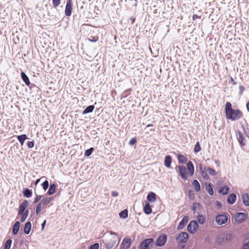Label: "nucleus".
<instances>
[{
    "label": "nucleus",
    "mask_w": 249,
    "mask_h": 249,
    "mask_svg": "<svg viewBox=\"0 0 249 249\" xmlns=\"http://www.w3.org/2000/svg\"><path fill=\"white\" fill-rule=\"evenodd\" d=\"M147 200L150 202H154L156 200V194L153 192H150L147 196Z\"/></svg>",
    "instance_id": "22"
},
{
    "label": "nucleus",
    "mask_w": 249,
    "mask_h": 249,
    "mask_svg": "<svg viewBox=\"0 0 249 249\" xmlns=\"http://www.w3.org/2000/svg\"><path fill=\"white\" fill-rule=\"evenodd\" d=\"M236 136L240 145L245 146L246 145L245 140L242 132L238 131L236 133Z\"/></svg>",
    "instance_id": "10"
},
{
    "label": "nucleus",
    "mask_w": 249,
    "mask_h": 249,
    "mask_svg": "<svg viewBox=\"0 0 249 249\" xmlns=\"http://www.w3.org/2000/svg\"><path fill=\"white\" fill-rule=\"evenodd\" d=\"M152 126V124H148V125H147V126H146V127H150V126Z\"/></svg>",
    "instance_id": "58"
},
{
    "label": "nucleus",
    "mask_w": 249,
    "mask_h": 249,
    "mask_svg": "<svg viewBox=\"0 0 249 249\" xmlns=\"http://www.w3.org/2000/svg\"><path fill=\"white\" fill-rule=\"evenodd\" d=\"M93 151L94 148L93 147H91L89 149H87V150H86L85 152V156L86 157H89Z\"/></svg>",
    "instance_id": "36"
},
{
    "label": "nucleus",
    "mask_w": 249,
    "mask_h": 249,
    "mask_svg": "<svg viewBox=\"0 0 249 249\" xmlns=\"http://www.w3.org/2000/svg\"><path fill=\"white\" fill-rule=\"evenodd\" d=\"M197 220L201 224H203L206 221L205 217L202 215H199L197 217Z\"/></svg>",
    "instance_id": "32"
},
{
    "label": "nucleus",
    "mask_w": 249,
    "mask_h": 249,
    "mask_svg": "<svg viewBox=\"0 0 249 249\" xmlns=\"http://www.w3.org/2000/svg\"><path fill=\"white\" fill-rule=\"evenodd\" d=\"M72 3L71 0H68L67 1L65 14L67 16H70L72 12Z\"/></svg>",
    "instance_id": "8"
},
{
    "label": "nucleus",
    "mask_w": 249,
    "mask_h": 249,
    "mask_svg": "<svg viewBox=\"0 0 249 249\" xmlns=\"http://www.w3.org/2000/svg\"><path fill=\"white\" fill-rule=\"evenodd\" d=\"M119 215L120 217L123 218H125L128 216V211L127 210H124L123 211H122L120 213Z\"/></svg>",
    "instance_id": "34"
},
{
    "label": "nucleus",
    "mask_w": 249,
    "mask_h": 249,
    "mask_svg": "<svg viewBox=\"0 0 249 249\" xmlns=\"http://www.w3.org/2000/svg\"><path fill=\"white\" fill-rule=\"evenodd\" d=\"M201 150V148L200 146V145L199 144V142H197L196 143V144L195 147H194V152L195 153H198L200 152Z\"/></svg>",
    "instance_id": "35"
},
{
    "label": "nucleus",
    "mask_w": 249,
    "mask_h": 249,
    "mask_svg": "<svg viewBox=\"0 0 249 249\" xmlns=\"http://www.w3.org/2000/svg\"><path fill=\"white\" fill-rule=\"evenodd\" d=\"M12 241L11 239L7 240L4 246V249H10Z\"/></svg>",
    "instance_id": "33"
},
{
    "label": "nucleus",
    "mask_w": 249,
    "mask_h": 249,
    "mask_svg": "<svg viewBox=\"0 0 249 249\" xmlns=\"http://www.w3.org/2000/svg\"><path fill=\"white\" fill-rule=\"evenodd\" d=\"M230 83H231L232 85H235L236 84V83L232 77H231V80Z\"/></svg>",
    "instance_id": "52"
},
{
    "label": "nucleus",
    "mask_w": 249,
    "mask_h": 249,
    "mask_svg": "<svg viewBox=\"0 0 249 249\" xmlns=\"http://www.w3.org/2000/svg\"><path fill=\"white\" fill-rule=\"evenodd\" d=\"M201 17L200 16H198L196 14H195L193 16V19L194 20H196V19L197 18H200Z\"/></svg>",
    "instance_id": "50"
},
{
    "label": "nucleus",
    "mask_w": 249,
    "mask_h": 249,
    "mask_svg": "<svg viewBox=\"0 0 249 249\" xmlns=\"http://www.w3.org/2000/svg\"><path fill=\"white\" fill-rule=\"evenodd\" d=\"M27 146L29 148H33L34 146V143L32 141H28L27 142Z\"/></svg>",
    "instance_id": "47"
},
{
    "label": "nucleus",
    "mask_w": 249,
    "mask_h": 249,
    "mask_svg": "<svg viewBox=\"0 0 249 249\" xmlns=\"http://www.w3.org/2000/svg\"><path fill=\"white\" fill-rule=\"evenodd\" d=\"M188 219H189L188 216H184L183 217L182 219L181 220V221L179 222V223L178 225V229L181 230L182 228H183L184 227V226H185V225L188 222Z\"/></svg>",
    "instance_id": "13"
},
{
    "label": "nucleus",
    "mask_w": 249,
    "mask_h": 249,
    "mask_svg": "<svg viewBox=\"0 0 249 249\" xmlns=\"http://www.w3.org/2000/svg\"><path fill=\"white\" fill-rule=\"evenodd\" d=\"M28 212L27 211L25 212V213H23V214H21L22 216L21 219V222H23L25 221L28 216Z\"/></svg>",
    "instance_id": "41"
},
{
    "label": "nucleus",
    "mask_w": 249,
    "mask_h": 249,
    "mask_svg": "<svg viewBox=\"0 0 249 249\" xmlns=\"http://www.w3.org/2000/svg\"><path fill=\"white\" fill-rule=\"evenodd\" d=\"M243 200L244 204L246 206H249V196L246 194L243 196Z\"/></svg>",
    "instance_id": "31"
},
{
    "label": "nucleus",
    "mask_w": 249,
    "mask_h": 249,
    "mask_svg": "<svg viewBox=\"0 0 249 249\" xmlns=\"http://www.w3.org/2000/svg\"><path fill=\"white\" fill-rule=\"evenodd\" d=\"M53 200V197H46L43 198L39 202L43 206H45L48 205L52 200Z\"/></svg>",
    "instance_id": "14"
},
{
    "label": "nucleus",
    "mask_w": 249,
    "mask_h": 249,
    "mask_svg": "<svg viewBox=\"0 0 249 249\" xmlns=\"http://www.w3.org/2000/svg\"><path fill=\"white\" fill-rule=\"evenodd\" d=\"M106 246H107V247L109 249V248H111V247H112L114 246V245L110 246L109 244H106Z\"/></svg>",
    "instance_id": "55"
},
{
    "label": "nucleus",
    "mask_w": 249,
    "mask_h": 249,
    "mask_svg": "<svg viewBox=\"0 0 249 249\" xmlns=\"http://www.w3.org/2000/svg\"><path fill=\"white\" fill-rule=\"evenodd\" d=\"M0 34H1V32H0Z\"/></svg>",
    "instance_id": "59"
},
{
    "label": "nucleus",
    "mask_w": 249,
    "mask_h": 249,
    "mask_svg": "<svg viewBox=\"0 0 249 249\" xmlns=\"http://www.w3.org/2000/svg\"><path fill=\"white\" fill-rule=\"evenodd\" d=\"M178 162L181 163H185L187 161V158L181 154L178 155Z\"/></svg>",
    "instance_id": "23"
},
{
    "label": "nucleus",
    "mask_w": 249,
    "mask_h": 249,
    "mask_svg": "<svg viewBox=\"0 0 249 249\" xmlns=\"http://www.w3.org/2000/svg\"><path fill=\"white\" fill-rule=\"evenodd\" d=\"M229 191V188L227 186H225L221 188V189L219 190V192L221 194H222L223 195H225L228 193Z\"/></svg>",
    "instance_id": "30"
},
{
    "label": "nucleus",
    "mask_w": 249,
    "mask_h": 249,
    "mask_svg": "<svg viewBox=\"0 0 249 249\" xmlns=\"http://www.w3.org/2000/svg\"><path fill=\"white\" fill-rule=\"evenodd\" d=\"M204 169L208 172L210 175L211 176H215L216 175V172L215 171V170L210 168L208 167L206 168L205 166H204Z\"/></svg>",
    "instance_id": "28"
},
{
    "label": "nucleus",
    "mask_w": 249,
    "mask_h": 249,
    "mask_svg": "<svg viewBox=\"0 0 249 249\" xmlns=\"http://www.w3.org/2000/svg\"><path fill=\"white\" fill-rule=\"evenodd\" d=\"M228 220V216L227 214H218L215 217V221L219 225L226 223Z\"/></svg>",
    "instance_id": "3"
},
{
    "label": "nucleus",
    "mask_w": 249,
    "mask_h": 249,
    "mask_svg": "<svg viewBox=\"0 0 249 249\" xmlns=\"http://www.w3.org/2000/svg\"><path fill=\"white\" fill-rule=\"evenodd\" d=\"M18 140L19 141L21 145H23L26 139H27V136L25 134L17 136Z\"/></svg>",
    "instance_id": "27"
},
{
    "label": "nucleus",
    "mask_w": 249,
    "mask_h": 249,
    "mask_svg": "<svg viewBox=\"0 0 249 249\" xmlns=\"http://www.w3.org/2000/svg\"><path fill=\"white\" fill-rule=\"evenodd\" d=\"M130 19H131V20L132 21V23H133L135 21V18H130Z\"/></svg>",
    "instance_id": "57"
},
{
    "label": "nucleus",
    "mask_w": 249,
    "mask_h": 249,
    "mask_svg": "<svg viewBox=\"0 0 249 249\" xmlns=\"http://www.w3.org/2000/svg\"><path fill=\"white\" fill-rule=\"evenodd\" d=\"M178 168L179 175L184 179H187L189 176H193L194 173V166L191 161L187 163V168L183 165L178 166Z\"/></svg>",
    "instance_id": "2"
},
{
    "label": "nucleus",
    "mask_w": 249,
    "mask_h": 249,
    "mask_svg": "<svg viewBox=\"0 0 249 249\" xmlns=\"http://www.w3.org/2000/svg\"><path fill=\"white\" fill-rule=\"evenodd\" d=\"M192 185L196 192H198L200 191V185L199 182L197 180L195 179L193 181Z\"/></svg>",
    "instance_id": "21"
},
{
    "label": "nucleus",
    "mask_w": 249,
    "mask_h": 249,
    "mask_svg": "<svg viewBox=\"0 0 249 249\" xmlns=\"http://www.w3.org/2000/svg\"><path fill=\"white\" fill-rule=\"evenodd\" d=\"M236 199V196L234 194H231L228 197L227 201L230 204H233Z\"/></svg>",
    "instance_id": "15"
},
{
    "label": "nucleus",
    "mask_w": 249,
    "mask_h": 249,
    "mask_svg": "<svg viewBox=\"0 0 249 249\" xmlns=\"http://www.w3.org/2000/svg\"><path fill=\"white\" fill-rule=\"evenodd\" d=\"M41 197H42L41 196H40V195L37 196L35 198L34 203H36L38 202L41 199Z\"/></svg>",
    "instance_id": "45"
},
{
    "label": "nucleus",
    "mask_w": 249,
    "mask_h": 249,
    "mask_svg": "<svg viewBox=\"0 0 249 249\" xmlns=\"http://www.w3.org/2000/svg\"><path fill=\"white\" fill-rule=\"evenodd\" d=\"M247 216V214L244 213H239L234 215V219L235 221L238 223H241L246 219Z\"/></svg>",
    "instance_id": "9"
},
{
    "label": "nucleus",
    "mask_w": 249,
    "mask_h": 249,
    "mask_svg": "<svg viewBox=\"0 0 249 249\" xmlns=\"http://www.w3.org/2000/svg\"><path fill=\"white\" fill-rule=\"evenodd\" d=\"M111 196L113 197H115L118 196V193L116 191H113L111 193Z\"/></svg>",
    "instance_id": "51"
},
{
    "label": "nucleus",
    "mask_w": 249,
    "mask_h": 249,
    "mask_svg": "<svg viewBox=\"0 0 249 249\" xmlns=\"http://www.w3.org/2000/svg\"><path fill=\"white\" fill-rule=\"evenodd\" d=\"M46 220H45L44 221V222H43V223L41 224L42 229V230L44 228V227H45V224H46Z\"/></svg>",
    "instance_id": "53"
},
{
    "label": "nucleus",
    "mask_w": 249,
    "mask_h": 249,
    "mask_svg": "<svg viewBox=\"0 0 249 249\" xmlns=\"http://www.w3.org/2000/svg\"><path fill=\"white\" fill-rule=\"evenodd\" d=\"M28 205V202L27 200H25L19 206L18 214L21 215L24 213V211Z\"/></svg>",
    "instance_id": "12"
},
{
    "label": "nucleus",
    "mask_w": 249,
    "mask_h": 249,
    "mask_svg": "<svg viewBox=\"0 0 249 249\" xmlns=\"http://www.w3.org/2000/svg\"><path fill=\"white\" fill-rule=\"evenodd\" d=\"M21 76L23 81L25 82L27 86H29L30 84V81L28 77L24 72H21Z\"/></svg>",
    "instance_id": "19"
},
{
    "label": "nucleus",
    "mask_w": 249,
    "mask_h": 249,
    "mask_svg": "<svg viewBox=\"0 0 249 249\" xmlns=\"http://www.w3.org/2000/svg\"><path fill=\"white\" fill-rule=\"evenodd\" d=\"M198 228V225L196 221L193 220L188 225L187 229L189 232L194 233Z\"/></svg>",
    "instance_id": "5"
},
{
    "label": "nucleus",
    "mask_w": 249,
    "mask_h": 249,
    "mask_svg": "<svg viewBox=\"0 0 249 249\" xmlns=\"http://www.w3.org/2000/svg\"><path fill=\"white\" fill-rule=\"evenodd\" d=\"M23 194L24 196L26 197H30L32 196V192L28 189H25L23 191Z\"/></svg>",
    "instance_id": "29"
},
{
    "label": "nucleus",
    "mask_w": 249,
    "mask_h": 249,
    "mask_svg": "<svg viewBox=\"0 0 249 249\" xmlns=\"http://www.w3.org/2000/svg\"><path fill=\"white\" fill-rule=\"evenodd\" d=\"M136 142H137L136 139V138H133V139L130 140V141L129 142V143L131 145H133L135 143H136Z\"/></svg>",
    "instance_id": "48"
},
{
    "label": "nucleus",
    "mask_w": 249,
    "mask_h": 249,
    "mask_svg": "<svg viewBox=\"0 0 249 249\" xmlns=\"http://www.w3.org/2000/svg\"><path fill=\"white\" fill-rule=\"evenodd\" d=\"M42 186L44 190H46L49 187V182L48 180H45L42 184Z\"/></svg>",
    "instance_id": "40"
},
{
    "label": "nucleus",
    "mask_w": 249,
    "mask_h": 249,
    "mask_svg": "<svg viewBox=\"0 0 249 249\" xmlns=\"http://www.w3.org/2000/svg\"><path fill=\"white\" fill-rule=\"evenodd\" d=\"M199 206H200L199 203H197V202H195V203H193V210L194 211H196V208H199Z\"/></svg>",
    "instance_id": "43"
},
{
    "label": "nucleus",
    "mask_w": 249,
    "mask_h": 249,
    "mask_svg": "<svg viewBox=\"0 0 249 249\" xmlns=\"http://www.w3.org/2000/svg\"><path fill=\"white\" fill-rule=\"evenodd\" d=\"M239 94L240 95H242L243 92L245 90L244 87L243 86H240L239 87Z\"/></svg>",
    "instance_id": "46"
},
{
    "label": "nucleus",
    "mask_w": 249,
    "mask_h": 249,
    "mask_svg": "<svg viewBox=\"0 0 249 249\" xmlns=\"http://www.w3.org/2000/svg\"><path fill=\"white\" fill-rule=\"evenodd\" d=\"M60 3V0H53V5L54 7H57Z\"/></svg>",
    "instance_id": "42"
},
{
    "label": "nucleus",
    "mask_w": 249,
    "mask_h": 249,
    "mask_svg": "<svg viewBox=\"0 0 249 249\" xmlns=\"http://www.w3.org/2000/svg\"><path fill=\"white\" fill-rule=\"evenodd\" d=\"M131 244V239L129 238H125L123 240L120 247L121 249H128Z\"/></svg>",
    "instance_id": "11"
},
{
    "label": "nucleus",
    "mask_w": 249,
    "mask_h": 249,
    "mask_svg": "<svg viewBox=\"0 0 249 249\" xmlns=\"http://www.w3.org/2000/svg\"><path fill=\"white\" fill-rule=\"evenodd\" d=\"M44 207V206H43L40 203H39L36 207V213L38 214L41 212L42 209H43Z\"/></svg>",
    "instance_id": "37"
},
{
    "label": "nucleus",
    "mask_w": 249,
    "mask_h": 249,
    "mask_svg": "<svg viewBox=\"0 0 249 249\" xmlns=\"http://www.w3.org/2000/svg\"><path fill=\"white\" fill-rule=\"evenodd\" d=\"M31 227H32L31 223L30 222H27L25 224L24 228V233L27 234H28L31 231Z\"/></svg>",
    "instance_id": "18"
},
{
    "label": "nucleus",
    "mask_w": 249,
    "mask_h": 249,
    "mask_svg": "<svg viewBox=\"0 0 249 249\" xmlns=\"http://www.w3.org/2000/svg\"><path fill=\"white\" fill-rule=\"evenodd\" d=\"M171 162H172L171 157L169 155L166 156L165 157L164 165L167 168H170L171 167Z\"/></svg>",
    "instance_id": "16"
},
{
    "label": "nucleus",
    "mask_w": 249,
    "mask_h": 249,
    "mask_svg": "<svg viewBox=\"0 0 249 249\" xmlns=\"http://www.w3.org/2000/svg\"><path fill=\"white\" fill-rule=\"evenodd\" d=\"M153 242V239L148 238L144 240L140 244L139 249H147L149 245Z\"/></svg>",
    "instance_id": "7"
},
{
    "label": "nucleus",
    "mask_w": 249,
    "mask_h": 249,
    "mask_svg": "<svg viewBox=\"0 0 249 249\" xmlns=\"http://www.w3.org/2000/svg\"><path fill=\"white\" fill-rule=\"evenodd\" d=\"M20 227V223L18 221H17L14 224L13 227V233L14 235H16L18 233V232L19 230Z\"/></svg>",
    "instance_id": "20"
},
{
    "label": "nucleus",
    "mask_w": 249,
    "mask_h": 249,
    "mask_svg": "<svg viewBox=\"0 0 249 249\" xmlns=\"http://www.w3.org/2000/svg\"><path fill=\"white\" fill-rule=\"evenodd\" d=\"M143 211L144 212L147 214H150L152 213V209L149 203L145 202L143 208Z\"/></svg>",
    "instance_id": "17"
},
{
    "label": "nucleus",
    "mask_w": 249,
    "mask_h": 249,
    "mask_svg": "<svg viewBox=\"0 0 249 249\" xmlns=\"http://www.w3.org/2000/svg\"><path fill=\"white\" fill-rule=\"evenodd\" d=\"M98 39H99V37L97 36H91L89 38V40L91 42H96L98 40Z\"/></svg>",
    "instance_id": "39"
},
{
    "label": "nucleus",
    "mask_w": 249,
    "mask_h": 249,
    "mask_svg": "<svg viewBox=\"0 0 249 249\" xmlns=\"http://www.w3.org/2000/svg\"><path fill=\"white\" fill-rule=\"evenodd\" d=\"M99 245L98 243H95L90 247V249H99Z\"/></svg>",
    "instance_id": "44"
},
{
    "label": "nucleus",
    "mask_w": 249,
    "mask_h": 249,
    "mask_svg": "<svg viewBox=\"0 0 249 249\" xmlns=\"http://www.w3.org/2000/svg\"><path fill=\"white\" fill-rule=\"evenodd\" d=\"M200 171H201V175L202 176V177L205 179H208L209 178V176L208 175V174L206 173V172L204 169V167L202 166V165H200Z\"/></svg>",
    "instance_id": "25"
},
{
    "label": "nucleus",
    "mask_w": 249,
    "mask_h": 249,
    "mask_svg": "<svg viewBox=\"0 0 249 249\" xmlns=\"http://www.w3.org/2000/svg\"><path fill=\"white\" fill-rule=\"evenodd\" d=\"M40 178H38V179H37L36 180L35 182V184L36 185L39 183V182L40 181Z\"/></svg>",
    "instance_id": "54"
},
{
    "label": "nucleus",
    "mask_w": 249,
    "mask_h": 249,
    "mask_svg": "<svg viewBox=\"0 0 249 249\" xmlns=\"http://www.w3.org/2000/svg\"><path fill=\"white\" fill-rule=\"evenodd\" d=\"M225 113L227 119L231 121L239 120L243 116L242 112L239 109H233L231 103L227 102L225 105Z\"/></svg>",
    "instance_id": "1"
},
{
    "label": "nucleus",
    "mask_w": 249,
    "mask_h": 249,
    "mask_svg": "<svg viewBox=\"0 0 249 249\" xmlns=\"http://www.w3.org/2000/svg\"><path fill=\"white\" fill-rule=\"evenodd\" d=\"M188 239V234L187 232H182L179 233L176 237V240L178 243H185Z\"/></svg>",
    "instance_id": "4"
},
{
    "label": "nucleus",
    "mask_w": 249,
    "mask_h": 249,
    "mask_svg": "<svg viewBox=\"0 0 249 249\" xmlns=\"http://www.w3.org/2000/svg\"><path fill=\"white\" fill-rule=\"evenodd\" d=\"M243 249H249V241L243 245Z\"/></svg>",
    "instance_id": "49"
},
{
    "label": "nucleus",
    "mask_w": 249,
    "mask_h": 249,
    "mask_svg": "<svg viewBox=\"0 0 249 249\" xmlns=\"http://www.w3.org/2000/svg\"><path fill=\"white\" fill-rule=\"evenodd\" d=\"M56 187V186L55 184H51V185L49 187V189L48 191V194L49 195H53L55 192Z\"/></svg>",
    "instance_id": "24"
},
{
    "label": "nucleus",
    "mask_w": 249,
    "mask_h": 249,
    "mask_svg": "<svg viewBox=\"0 0 249 249\" xmlns=\"http://www.w3.org/2000/svg\"><path fill=\"white\" fill-rule=\"evenodd\" d=\"M247 109L248 110V111L249 112V102L247 104Z\"/></svg>",
    "instance_id": "56"
},
{
    "label": "nucleus",
    "mask_w": 249,
    "mask_h": 249,
    "mask_svg": "<svg viewBox=\"0 0 249 249\" xmlns=\"http://www.w3.org/2000/svg\"><path fill=\"white\" fill-rule=\"evenodd\" d=\"M167 241V236L165 234L160 236L157 239L156 245L159 247L164 246Z\"/></svg>",
    "instance_id": "6"
},
{
    "label": "nucleus",
    "mask_w": 249,
    "mask_h": 249,
    "mask_svg": "<svg viewBox=\"0 0 249 249\" xmlns=\"http://www.w3.org/2000/svg\"><path fill=\"white\" fill-rule=\"evenodd\" d=\"M207 190L208 191V193L210 195L212 196L213 194V187L211 184H209L207 186Z\"/></svg>",
    "instance_id": "38"
},
{
    "label": "nucleus",
    "mask_w": 249,
    "mask_h": 249,
    "mask_svg": "<svg viewBox=\"0 0 249 249\" xmlns=\"http://www.w3.org/2000/svg\"><path fill=\"white\" fill-rule=\"evenodd\" d=\"M94 108V106L92 105H90L87 107L83 111L82 113L83 114H86L88 113L92 112Z\"/></svg>",
    "instance_id": "26"
}]
</instances>
